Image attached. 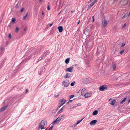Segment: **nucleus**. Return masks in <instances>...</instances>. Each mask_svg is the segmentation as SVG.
Segmentation results:
<instances>
[{"instance_id": "f257e3e1", "label": "nucleus", "mask_w": 130, "mask_h": 130, "mask_svg": "<svg viewBox=\"0 0 130 130\" xmlns=\"http://www.w3.org/2000/svg\"><path fill=\"white\" fill-rule=\"evenodd\" d=\"M47 126V123L45 120H43L40 123L39 125V128L41 129H45Z\"/></svg>"}, {"instance_id": "f03ea898", "label": "nucleus", "mask_w": 130, "mask_h": 130, "mask_svg": "<svg viewBox=\"0 0 130 130\" xmlns=\"http://www.w3.org/2000/svg\"><path fill=\"white\" fill-rule=\"evenodd\" d=\"M70 84L69 80L64 79L62 82V85L64 87H67Z\"/></svg>"}, {"instance_id": "7ed1b4c3", "label": "nucleus", "mask_w": 130, "mask_h": 130, "mask_svg": "<svg viewBox=\"0 0 130 130\" xmlns=\"http://www.w3.org/2000/svg\"><path fill=\"white\" fill-rule=\"evenodd\" d=\"M62 118L60 117H58L52 123V124H55L58 123L60 121Z\"/></svg>"}, {"instance_id": "20e7f679", "label": "nucleus", "mask_w": 130, "mask_h": 130, "mask_svg": "<svg viewBox=\"0 0 130 130\" xmlns=\"http://www.w3.org/2000/svg\"><path fill=\"white\" fill-rule=\"evenodd\" d=\"M107 88V86L105 85H104L100 87L99 89L100 91H103L104 90L106 89Z\"/></svg>"}, {"instance_id": "39448f33", "label": "nucleus", "mask_w": 130, "mask_h": 130, "mask_svg": "<svg viewBox=\"0 0 130 130\" xmlns=\"http://www.w3.org/2000/svg\"><path fill=\"white\" fill-rule=\"evenodd\" d=\"M59 104H61L60 106H62L66 102V100L64 99H62L61 100H59Z\"/></svg>"}, {"instance_id": "423d86ee", "label": "nucleus", "mask_w": 130, "mask_h": 130, "mask_svg": "<svg viewBox=\"0 0 130 130\" xmlns=\"http://www.w3.org/2000/svg\"><path fill=\"white\" fill-rule=\"evenodd\" d=\"M102 24L103 27H106L107 24V21L105 19H104V21L102 22Z\"/></svg>"}, {"instance_id": "0eeeda50", "label": "nucleus", "mask_w": 130, "mask_h": 130, "mask_svg": "<svg viewBox=\"0 0 130 130\" xmlns=\"http://www.w3.org/2000/svg\"><path fill=\"white\" fill-rule=\"evenodd\" d=\"M74 68L73 67H70L66 69V71L72 72Z\"/></svg>"}, {"instance_id": "6e6552de", "label": "nucleus", "mask_w": 130, "mask_h": 130, "mask_svg": "<svg viewBox=\"0 0 130 130\" xmlns=\"http://www.w3.org/2000/svg\"><path fill=\"white\" fill-rule=\"evenodd\" d=\"M92 95V93H87L85 94L84 96L85 98H88L91 96Z\"/></svg>"}, {"instance_id": "1a4fd4ad", "label": "nucleus", "mask_w": 130, "mask_h": 130, "mask_svg": "<svg viewBox=\"0 0 130 130\" xmlns=\"http://www.w3.org/2000/svg\"><path fill=\"white\" fill-rule=\"evenodd\" d=\"M71 76V74L70 73H67L64 76V78H70Z\"/></svg>"}, {"instance_id": "9d476101", "label": "nucleus", "mask_w": 130, "mask_h": 130, "mask_svg": "<svg viewBox=\"0 0 130 130\" xmlns=\"http://www.w3.org/2000/svg\"><path fill=\"white\" fill-rule=\"evenodd\" d=\"M97 122V120H94L91 121L90 123V124L91 125H94Z\"/></svg>"}, {"instance_id": "9b49d317", "label": "nucleus", "mask_w": 130, "mask_h": 130, "mask_svg": "<svg viewBox=\"0 0 130 130\" xmlns=\"http://www.w3.org/2000/svg\"><path fill=\"white\" fill-rule=\"evenodd\" d=\"M58 29L60 32H61L62 31L63 29L62 26H59L58 28Z\"/></svg>"}, {"instance_id": "f8f14e48", "label": "nucleus", "mask_w": 130, "mask_h": 130, "mask_svg": "<svg viewBox=\"0 0 130 130\" xmlns=\"http://www.w3.org/2000/svg\"><path fill=\"white\" fill-rule=\"evenodd\" d=\"M116 102V100H112L110 104L112 105H114L115 104V103Z\"/></svg>"}, {"instance_id": "ddd939ff", "label": "nucleus", "mask_w": 130, "mask_h": 130, "mask_svg": "<svg viewBox=\"0 0 130 130\" xmlns=\"http://www.w3.org/2000/svg\"><path fill=\"white\" fill-rule=\"evenodd\" d=\"M94 4L93 2L91 3L90 5L88 6V9H90Z\"/></svg>"}, {"instance_id": "4468645a", "label": "nucleus", "mask_w": 130, "mask_h": 130, "mask_svg": "<svg viewBox=\"0 0 130 130\" xmlns=\"http://www.w3.org/2000/svg\"><path fill=\"white\" fill-rule=\"evenodd\" d=\"M7 107V106H5L2 107L1 109V111H4Z\"/></svg>"}, {"instance_id": "2eb2a0df", "label": "nucleus", "mask_w": 130, "mask_h": 130, "mask_svg": "<svg viewBox=\"0 0 130 130\" xmlns=\"http://www.w3.org/2000/svg\"><path fill=\"white\" fill-rule=\"evenodd\" d=\"M98 111L97 110H95L94 111L93 113L92 114L94 116L96 115L98 113Z\"/></svg>"}, {"instance_id": "dca6fc26", "label": "nucleus", "mask_w": 130, "mask_h": 130, "mask_svg": "<svg viewBox=\"0 0 130 130\" xmlns=\"http://www.w3.org/2000/svg\"><path fill=\"white\" fill-rule=\"evenodd\" d=\"M69 58H67V59L66 60H65V63L66 64H68L69 63Z\"/></svg>"}, {"instance_id": "f3484780", "label": "nucleus", "mask_w": 130, "mask_h": 130, "mask_svg": "<svg viewBox=\"0 0 130 130\" xmlns=\"http://www.w3.org/2000/svg\"><path fill=\"white\" fill-rule=\"evenodd\" d=\"M126 98H124V99L122 100V101H121L120 102V103L121 104H122L126 100Z\"/></svg>"}, {"instance_id": "a211bd4d", "label": "nucleus", "mask_w": 130, "mask_h": 130, "mask_svg": "<svg viewBox=\"0 0 130 130\" xmlns=\"http://www.w3.org/2000/svg\"><path fill=\"white\" fill-rule=\"evenodd\" d=\"M83 118L81 120H78L77 122L76 123V125H77L79 123H80L81 121H82V120L83 119Z\"/></svg>"}, {"instance_id": "6ab92c4d", "label": "nucleus", "mask_w": 130, "mask_h": 130, "mask_svg": "<svg viewBox=\"0 0 130 130\" xmlns=\"http://www.w3.org/2000/svg\"><path fill=\"white\" fill-rule=\"evenodd\" d=\"M28 13H27L26 14L25 16L23 18V19L24 20L26 19V18L28 16Z\"/></svg>"}, {"instance_id": "aec40b11", "label": "nucleus", "mask_w": 130, "mask_h": 130, "mask_svg": "<svg viewBox=\"0 0 130 130\" xmlns=\"http://www.w3.org/2000/svg\"><path fill=\"white\" fill-rule=\"evenodd\" d=\"M63 107L60 109V110L58 111V112L59 113H61V112H62L63 111V107Z\"/></svg>"}, {"instance_id": "412c9836", "label": "nucleus", "mask_w": 130, "mask_h": 130, "mask_svg": "<svg viewBox=\"0 0 130 130\" xmlns=\"http://www.w3.org/2000/svg\"><path fill=\"white\" fill-rule=\"evenodd\" d=\"M15 21V18H12L11 19V22L13 23H14Z\"/></svg>"}, {"instance_id": "4be33fe9", "label": "nucleus", "mask_w": 130, "mask_h": 130, "mask_svg": "<svg viewBox=\"0 0 130 130\" xmlns=\"http://www.w3.org/2000/svg\"><path fill=\"white\" fill-rule=\"evenodd\" d=\"M75 84V82H73L71 83V85L72 86H74Z\"/></svg>"}, {"instance_id": "5701e85b", "label": "nucleus", "mask_w": 130, "mask_h": 130, "mask_svg": "<svg viewBox=\"0 0 130 130\" xmlns=\"http://www.w3.org/2000/svg\"><path fill=\"white\" fill-rule=\"evenodd\" d=\"M112 67L113 70H114L116 68V65L115 64H114L113 65Z\"/></svg>"}, {"instance_id": "b1692460", "label": "nucleus", "mask_w": 130, "mask_h": 130, "mask_svg": "<svg viewBox=\"0 0 130 130\" xmlns=\"http://www.w3.org/2000/svg\"><path fill=\"white\" fill-rule=\"evenodd\" d=\"M74 97V95H70V99H71L72 98H73Z\"/></svg>"}, {"instance_id": "393cba45", "label": "nucleus", "mask_w": 130, "mask_h": 130, "mask_svg": "<svg viewBox=\"0 0 130 130\" xmlns=\"http://www.w3.org/2000/svg\"><path fill=\"white\" fill-rule=\"evenodd\" d=\"M19 29V28L18 27H17L16 28V29H15V32H18V31Z\"/></svg>"}, {"instance_id": "a878e982", "label": "nucleus", "mask_w": 130, "mask_h": 130, "mask_svg": "<svg viewBox=\"0 0 130 130\" xmlns=\"http://www.w3.org/2000/svg\"><path fill=\"white\" fill-rule=\"evenodd\" d=\"M124 51L123 50H121V51L120 52V54H122L124 52Z\"/></svg>"}, {"instance_id": "bb28decb", "label": "nucleus", "mask_w": 130, "mask_h": 130, "mask_svg": "<svg viewBox=\"0 0 130 130\" xmlns=\"http://www.w3.org/2000/svg\"><path fill=\"white\" fill-rule=\"evenodd\" d=\"M15 7V8H17V9L19 7V5H18V4H16V5Z\"/></svg>"}, {"instance_id": "cd10ccee", "label": "nucleus", "mask_w": 130, "mask_h": 130, "mask_svg": "<svg viewBox=\"0 0 130 130\" xmlns=\"http://www.w3.org/2000/svg\"><path fill=\"white\" fill-rule=\"evenodd\" d=\"M24 10V8H22L20 12L21 13H22L23 12Z\"/></svg>"}, {"instance_id": "c85d7f7f", "label": "nucleus", "mask_w": 130, "mask_h": 130, "mask_svg": "<svg viewBox=\"0 0 130 130\" xmlns=\"http://www.w3.org/2000/svg\"><path fill=\"white\" fill-rule=\"evenodd\" d=\"M125 43H122V45L121 46H122V47H124V46H125Z\"/></svg>"}, {"instance_id": "c756f323", "label": "nucleus", "mask_w": 130, "mask_h": 130, "mask_svg": "<svg viewBox=\"0 0 130 130\" xmlns=\"http://www.w3.org/2000/svg\"><path fill=\"white\" fill-rule=\"evenodd\" d=\"M126 25V23L124 24L123 26L122 27V28H124L125 27V26Z\"/></svg>"}, {"instance_id": "7c9ffc66", "label": "nucleus", "mask_w": 130, "mask_h": 130, "mask_svg": "<svg viewBox=\"0 0 130 130\" xmlns=\"http://www.w3.org/2000/svg\"><path fill=\"white\" fill-rule=\"evenodd\" d=\"M11 35L9 34L8 35V37L9 39H10L11 38Z\"/></svg>"}, {"instance_id": "2f4dec72", "label": "nucleus", "mask_w": 130, "mask_h": 130, "mask_svg": "<svg viewBox=\"0 0 130 130\" xmlns=\"http://www.w3.org/2000/svg\"><path fill=\"white\" fill-rule=\"evenodd\" d=\"M53 126H52L51 127H50L49 129L48 130H51L53 128Z\"/></svg>"}, {"instance_id": "473e14b6", "label": "nucleus", "mask_w": 130, "mask_h": 130, "mask_svg": "<svg viewBox=\"0 0 130 130\" xmlns=\"http://www.w3.org/2000/svg\"><path fill=\"white\" fill-rule=\"evenodd\" d=\"M47 9L48 10H50V8L49 6H48L47 7Z\"/></svg>"}, {"instance_id": "72a5a7b5", "label": "nucleus", "mask_w": 130, "mask_h": 130, "mask_svg": "<svg viewBox=\"0 0 130 130\" xmlns=\"http://www.w3.org/2000/svg\"><path fill=\"white\" fill-rule=\"evenodd\" d=\"M94 16H93L92 17V18H93V20H92V22H94Z\"/></svg>"}, {"instance_id": "f704fd0d", "label": "nucleus", "mask_w": 130, "mask_h": 130, "mask_svg": "<svg viewBox=\"0 0 130 130\" xmlns=\"http://www.w3.org/2000/svg\"><path fill=\"white\" fill-rule=\"evenodd\" d=\"M60 105H61V104H59V106L57 107V108H58V109H59V108H60V107L61 106H60Z\"/></svg>"}, {"instance_id": "c9c22d12", "label": "nucleus", "mask_w": 130, "mask_h": 130, "mask_svg": "<svg viewBox=\"0 0 130 130\" xmlns=\"http://www.w3.org/2000/svg\"><path fill=\"white\" fill-rule=\"evenodd\" d=\"M98 0H94V2H93L94 4L98 1Z\"/></svg>"}, {"instance_id": "e433bc0d", "label": "nucleus", "mask_w": 130, "mask_h": 130, "mask_svg": "<svg viewBox=\"0 0 130 130\" xmlns=\"http://www.w3.org/2000/svg\"><path fill=\"white\" fill-rule=\"evenodd\" d=\"M125 15H126V14H125L122 17V19H123L124 18H125L126 17H125Z\"/></svg>"}, {"instance_id": "4c0bfd02", "label": "nucleus", "mask_w": 130, "mask_h": 130, "mask_svg": "<svg viewBox=\"0 0 130 130\" xmlns=\"http://www.w3.org/2000/svg\"><path fill=\"white\" fill-rule=\"evenodd\" d=\"M28 90L27 89H26V93L27 92H28Z\"/></svg>"}, {"instance_id": "58836bf2", "label": "nucleus", "mask_w": 130, "mask_h": 130, "mask_svg": "<svg viewBox=\"0 0 130 130\" xmlns=\"http://www.w3.org/2000/svg\"><path fill=\"white\" fill-rule=\"evenodd\" d=\"M64 116H65L64 115H61V117L63 118L64 117Z\"/></svg>"}, {"instance_id": "ea45409f", "label": "nucleus", "mask_w": 130, "mask_h": 130, "mask_svg": "<svg viewBox=\"0 0 130 130\" xmlns=\"http://www.w3.org/2000/svg\"><path fill=\"white\" fill-rule=\"evenodd\" d=\"M53 24V23L52 22L51 24H50L49 26L50 27H51V26H52Z\"/></svg>"}, {"instance_id": "a19ab883", "label": "nucleus", "mask_w": 130, "mask_h": 130, "mask_svg": "<svg viewBox=\"0 0 130 130\" xmlns=\"http://www.w3.org/2000/svg\"><path fill=\"white\" fill-rule=\"evenodd\" d=\"M77 105L78 106H80L81 105V104L80 103L77 104Z\"/></svg>"}, {"instance_id": "79ce46f5", "label": "nucleus", "mask_w": 130, "mask_h": 130, "mask_svg": "<svg viewBox=\"0 0 130 130\" xmlns=\"http://www.w3.org/2000/svg\"><path fill=\"white\" fill-rule=\"evenodd\" d=\"M79 22H80V20H79L77 22V25H78L79 23Z\"/></svg>"}, {"instance_id": "37998d69", "label": "nucleus", "mask_w": 130, "mask_h": 130, "mask_svg": "<svg viewBox=\"0 0 130 130\" xmlns=\"http://www.w3.org/2000/svg\"><path fill=\"white\" fill-rule=\"evenodd\" d=\"M130 102V99L128 101V104H129Z\"/></svg>"}, {"instance_id": "c03bdc74", "label": "nucleus", "mask_w": 130, "mask_h": 130, "mask_svg": "<svg viewBox=\"0 0 130 130\" xmlns=\"http://www.w3.org/2000/svg\"><path fill=\"white\" fill-rule=\"evenodd\" d=\"M72 101V100H70L69 101V102H71Z\"/></svg>"}, {"instance_id": "a18cd8bd", "label": "nucleus", "mask_w": 130, "mask_h": 130, "mask_svg": "<svg viewBox=\"0 0 130 130\" xmlns=\"http://www.w3.org/2000/svg\"><path fill=\"white\" fill-rule=\"evenodd\" d=\"M74 12V11H71V13H72L73 12Z\"/></svg>"}, {"instance_id": "49530a36", "label": "nucleus", "mask_w": 130, "mask_h": 130, "mask_svg": "<svg viewBox=\"0 0 130 130\" xmlns=\"http://www.w3.org/2000/svg\"><path fill=\"white\" fill-rule=\"evenodd\" d=\"M128 15V16H130V12H129V14Z\"/></svg>"}, {"instance_id": "de8ad7c7", "label": "nucleus", "mask_w": 130, "mask_h": 130, "mask_svg": "<svg viewBox=\"0 0 130 130\" xmlns=\"http://www.w3.org/2000/svg\"><path fill=\"white\" fill-rule=\"evenodd\" d=\"M42 0H39V1L41 2H42Z\"/></svg>"}, {"instance_id": "09e8293b", "label": "nucleus", "mask_w": 130, "mask_h": 130, "mask_svg": "<svg viewBox=\"0 0 130 130\" xmlns=\"http://www.w3.org/2000/svg\"><path fill=\"white\" fill-rule=\"evenodd\" d=\"M42 15H44V12H42Z\"/></svg>"}, {"instance_id": "8fccbe9b", "label": "nucleus", "mask_w": 130, "mask_h": 130, "mask_svg": "<svg viewBox=\"0 0 130 130\" xmlns=\"http://www.w3.org/2000/svg\"><path fill=\"white\" fill-rule=\"evenodd\" d=\"M41 59V58H39V60H40Z\"/></svg>"}, {"instance_id": "3c124183", "label": "nucleus", "mask_w": 130, "mask_h": 130, "mask_svg": "<svg viewBox=\"0 0 130 130\" xmlns=\"http://www.w3.org/2000/svg\"><path fill=\"white\" fill-rule=\"evenodd\" d=\"M58 96V95H56V96H55V97H57Z\"/></svg>"}, {"instance_id": "603ef678", "label": "nucleus", "mask_w": 130, "mask_h": 130, "mask_svg": "<svg viewBox=\"0 0 130 130\" xmlns=\"http://www.w3.org/2000/svg\"><path fill=\"white\" fill-rule=\"evenodd\" d=\"M26 30V28L25 29H24V31H25Z\"/></svg>"}, {"instance_id": "864d4df0", "label": "nucleus", "mask_w": 130, "mask_h": 130, "mask_svg": "<svg viewBox=\"0 0 130 130\" xmlns=\"http://www.w3.org/2000/svg\"><path fill=\"white\" fill-rule=\"evenodd\" d=\"M3 49V47H2L1 49L2 50Z\"/></svg>"}, {"instance_id": "5fc2aeb1", "label": "nucleus", "mask_w": 130, "mask_h": 130, "mask_svg": "<svg viewBox=\"0 0 130 130\" xmlns=\"http://www.w3.org/2000/svg\"><path fill=\"white\" fill-rule=\"evenodd\" d=\"M69 101L67 103H69Z\"/></svg>"}, {"instance_id": "6e6d98bb", "label": "nucleus", "mask_w": 130, "mask_h": 130, "mask_svg": "<svg viewBox=\"0 0 130 130\" xmlns=\"http://www.w3.org/2000/svg\"><path fill=\"white\" fill-rule=\"evenodd\" d=\"M110 99H109V101H110Z\"/></svg>"}]
</instances>
